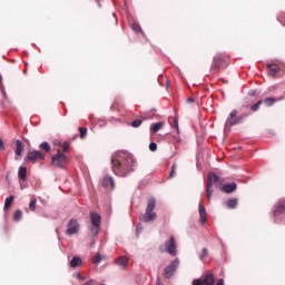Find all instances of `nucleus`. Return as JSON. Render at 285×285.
Returning a JSON list of instances; mask_svg holds the SVG:
<instances>
[{"label": "nucleus", "instance_id": "45", "mask_svg": "<svg viewBox=\"0 0 285 285\" xmlns=\"http://www.w3.org/2000/svg\"><path fill=\"white\" fill-rule=\"evenodd\" d=\"M1 81H2V77H1V75H0V83H1Z\"/></svg>", "mask_w": 285, "mask_h": 285}, {"label": "nucleus", "instance_id": "41", "mask_svg": "<svg viewBox=\"0 0 285 285\" xmlns=\"http://www.w3.org/2000/svg\"><path fill=\"white\" fill-rule=\"evenodd\" d=\"M216 285H224V279L223 278L218 279Z\"/></svg>", "mask_w": 285, "mask_h": 285}, {"label": "nucleus", "instance_id": "9", "mask_svg": "<svg viewBox=\"0 0 285 285\" xmlns=\"http://www.w3.org/2000/svg\"><path fill=\"white\" fill-rule=\"evenodd\" d=\"M177 268H179V259L176 258L174 262H171L168 266L164 269V277L166 279H170L173 275L177 272Z\"/></svg>", "mask_w": 285, "mask_h": 285}, {"label": "nucleus", "instance_id": "24", "mask_svg": "<svg viewBox=\"0 0 285 285\" xmlns=\"http://www.w3.org/2000/svg\"><path fill=\"white\" fill-rule=\"evenodd\" d=\"M12 202H14V196H9L4 200V210H9L10 206H12Z\"/></svg>", "mask_w": 285, "mask_h": 285}, {"label": "nucleus", "instance_id": "14", "mask_svg": "<svg viewBox=\"0 0 285 285\" xmlns=\"http://www.w3.org/2000/svg\"><path fill=\"white\" fill-rule=\"evenodd\" d=\"M198 208H199V222H200L202 226H204L206 224L208 213H206V207H204V205H202V204H199Z\"/></svg>", "mask_w": 285, "mask_h": 285}, {"label": "nucleus", "instance_id": "40", "mask_svg": "<svg viewBox=\"0 0 285 285\" xmlns=\"http://www.w3.org/2000/svg\"><path fill=\"white\" fill-rule=\"evenodd\" d=\"M156 285H164V283H161V279L159 277L156 281Z\"/></svg>", "mask_w": 285, "mask_h": 285}, {"label": "nucleus", "instance_id": "22", "mask_svg": "<svg viewBox=\"0 0 285 285\" xmlns=\"http://www.w3.org/2000/svg\"><path fill=\"white\" fill-rule=\"evenodd\" d=\"M81 264H82V261H81V257L79 256H75L70 262L71 268H77L78 266H81Z\"/></svg>", "mask_w": 285, "mask_h": 285}, {"label": "nucleus", "instance_id": "32", "mask_svg": "<svg viewBox=\"0 0 285 285\" xmlns=\"http://www.w3.org/2000/svg\"><path fill=\"white\" fill-rule=\"evenodd\" d=\"M141 124H144V121L141 119H136L130 124V126H132V128H139V126H141Z\"/></svg>", "mask_w": 285, "mask_h": 285}, {"label": "nucleus", "instance_id": "21", "mask_svg": "<svg viewBox=\"0 0 285 285\" xmlns=\"http://www.w3.org/2000/svg\"><path fill=\"white\" fill-rule=\"evenodd\" d=\"M22 153H23V142H21V140H17L16 141V155L18 157H21Z\"/></svg>", "mask_w": 285, "mask_h": 285}, {"label": "nucleus", "instance_id": "3", "mask_svg": "<svg viewBox=\"0 0 285 285\" xmlns=\"http://www.w3.org/2000/svg\"><path fill=\"white\" fill-rule=\"evenodd\" d=\"M216 184V188L218 186H222V178L217 176L215 173H209L207 177V184H206V197L208 202H210V198L213 197V185Z\"/></svg>", "mask_w": 285, "mask_h": 285}, {"label": "nucleus", "instance_id": "23", "mask_svg": "<svg viewBox=\"0 0 285 285\" xmlns=\"http://www.w3.org/2000/svg\"><path fill=\"white\" fill-rule=\"evenodd\" d=\"M27 175H28V169L26 167H20L18 171L19 179H21L22 181H26Z\"/></svg>", "mask_w": 285, "mask_h": 285}, {"label": "nucleus", "instance_id": "10", "mask_svg": "<svg viewBox=\"0 0 285 285\" xmlns=\"http://www.w3.org/2000/svg\"><path fill=\"white\" fill-rule=\"evenodd\" d=\"M165 252L169 253L173 257L177 255V240L170 236L169 240L165 242Z\"/></svg>", "mask_w": 285, "mask_h": 285}, {"label": "nucleus", "instance_id": "29", "mask_svg": "<svg viewBox=\"0 0 285 285\" xmlns=\"http://www.w3.org/2000/svg\"><path fill=\"white\" fill-rule=\"evenodd\" d=\"M227 207L229 208H237V198H230L228 202H227Z\"/></svg>", "mask_w": 285, "mask_h": 285}, {"label": "nucleus", "instance_id": "1", "mask_svg": "<svg viewBox=\"0 0 285 285\" xmlns=\"http://www.w3.org/2000/svg\"><path fill=\"white\" fill-rule=\"evenodd\" d=\"M137 161L128 151H118L111 158L112 173L117 177H128L130 173H135Z\"/></svg>", "mask_w": 285, "mask_h": 285}, {"label": "nucleus", "instance_id": "19", "mask_svg": "<svg viewBox=\"0 0 285 285\" xmlns=\"http://www.w3.org/2000/svg\"><path fill=\"white\" fill-rule=\"evenodd\" d=\"M285 213V200L278 202L274 209V216L277 217Z\"/></svg>", "mask_w": 285, "mask_h": 285}, {"label": "nucleus", "instance_id": "35", "mask_svg": "<svg viewBox=\"0 0 285 285\" xmlns=\"http://www.w3.org/2000/svg\"><path fill=\"white\" fill-rule=\"evenodd\" d=\"M131 28L137 33L141 32V26H139V23H132Z\"/></svg>", "mask_w": 285, "mask_h": 285}, {"label": "nucleus", "instance_id": "37", "mask_svg": "<svg viewBox=\"0 0 285 285\" xmlns=\"http://www.w3.org/2000/svg\"><path fill=\"white\" fill-rule=\"evenodd\" d=\"M69 148H70V144L63 142V145H62V151H63V153H68Z\"/></svg>", "mask_w": 285, "mask_h": 285}, {"label": "nucleus", "instance_id": "16", "mask_svg": "<svg viewBox=\"0 0 285 285\" xmlns=\"http://www.w3.org/2000/svg\"><path fill=\"white\" fill-rule=\"evenodd\" d=\"M128 262H129V259L126 256H119L116 259L117 266H119V268H121L122 271H126V268H128Z\"/></svg>", "mask_w": 285, "mask_h": 285}, {"label": "nucleus", "instance_id": "2", "mask_svg": "<svg viewBox=\"0 0 285 285\" xmlns=\"http://www.w3.org/2000/svg\"><path fill=\"white\" fill-rule=\"evenodd\" d=\"M157 206V200L155 198H149L147 200V207L145 214L139 216L140 222L148 224V222H155L157 219V213H155V208Z\"/></svg>", "mask_w": 285, "mask_h": 285}, {"label": "nucleus", "instance_id": "28", "mask_svg": "<svg viewBox=\"0 0 285 285\" xmlns=\"http://www.w3.org/2000/svg\"><path fill=\"white\" fill-rule=\"evenodd\" d=\"M79 132H80V139H86V137L88 135V128L79 127Z\"/></svg>", "mask_w": 285, "mask_h": 285}, {"label": "nucleus", "instance_id": "31", "mask_svg": "<svg viewBox=\"0 0 285 285\" xmlns=\"http://www.w3.org/2000/svg\"><path fill=\"white\" fill-rule=\"evenodd\" d=\"M171 126H173L174 128H176V131H177V132H179V119H177V117H174V118H173V124H171Z\"/></svg>", "mask_w": 285, "mask_h": 285}, {"label": "nucleus", "instance_id": "13", "mask_svg": "<svg viewBox=\"0 0 285 285\" xmlns=\"http://www.w3.org/2000/svg\"><path fill=\"white\" fill-rule=\"evenodd\" d=\"M283 99H285V96H281L278 98L267 97V98H265L262 101H263V104H265V106L271 108V106H275L276 101H283Z\"/></svg>", "mask_w": 285, "mask_h": 285}, {"label": "nucleus", "instance_id": "12", "mask_svg": "<svg viewBox=\"0 0 285 285\" xmlns=\"http://www.w3.org/2000/svg\"><path fill=\"white\" fill-rule=\"evenodd\" d=\"M40 159L43 161L46 159V155H43L41 151H29L27 157L24 158V161H37Z\"/></svg>", "mask_w": 285, "mask_h": 285}, {"label": "nucleus", "instance_id": "36", "mask_svg": "<svg viewBox=\"0 0 285 285\" xmlns=\"http://www.w3.org/2000/svg\"><path fill=\"white\" fill-rule=\"evenodd\" d=\"M149 150H151V153H155L157 150V144L156 142H150L149 144Z\"/></svg>", "mask_w": 285, "mask_h": 285}, {"label": "nucleus", "instance_id": "4", "mask_svg": "<svg viewBox=\"0 0 285 285\" xmlns=\"http://www.w3.org/2000/svg\"><path fill=\"white\" fill-rule=\"evenodd\" d=\"M90 220H91V227H90V233L94 237L96 235H99V230H101V215L90 212Z\"/></svg>", "mask_w": 285, "mask_h": 285}, {"label": "nucleus", "instance_id": "26", "mask_svg": "<svg viewBox=\"0 0 285 285\" xmlns=\"http://www.w3.org/2000/svg\"><path fill=\"white\" fill-rule=\"evenodd\" d=\"M21 217H23V212H21V209L16 210L13 214V220L21 222Z\"/></svg>", "mask_w": 285, "mask_h": 285}, {"label": "nucleus", "instance_id": "43", "mask_svg": "<svg viewBox=\"0 0 285 285\" xmlns=\"http://www.w3.org/2000/svg\"><path fill=\"white\" fill-rule=\"evenodd\" d=\"M235 119H237V117H232V121H235Z\"/></svg>", "mask_w": 285, "mask_h": 285}, {"label": "nucleus", "instance_id": "25", "mask_svg": "<svg viewBox=\"0 0 285 285\" xmlns=\"http://www.w3.org/2000/svg\"><path fill=\"white\" fill-rule=\"evenodd\" d=\"M39 148L42 153H50V144H48V141L40 144Z\"/></svg>", "mask_w": 285, "mask_h": 285}, {"label": "nucleus", "instance_id": "15", "mask_svg": "<svg viewBox=\"0 0 285 285\" xmlns=\"http://www.w3.org/2000/svg\"><path fill=\"white\" fill-rule=\"evenodd\" d=\"M266 68H267V72H268V75H271V77H276L277 72H279V65H277V63H268L266 66Z\"/></svg>", "mask_w": 285, "mask_h": 285}, {"label": "nucleus", "instance_id": "38", "mask_svg": "<svg viewBox=\"0 0 285 285\" xmlns=\"http://www.w3.org/2000/svg\"><path fill=\"white\" fill-rule=\"evenodd\" d=\"M175 168H176V165L174 164L171 166L170 177H175Z\"/></svg>", "mask_w": 285, "mask_h": 285}, {"label": "nucleus", "instance_id": "42", "mask_svg": "<svg viewBox=\"0 0 285 285\" xmlns=\"http://www.w3.org/2000/svg\"><path fill=\"white\" fill-rule=\"evenodd\" d=\"M78 279H86L81 274H77Z\"/></svg>", "mask_w": 285, "mask_h": 285}, {"label": "nucleus", "instance_id": "34", "mask_svg": "<svg viewBox=\"0 0 285 285\" xmlns=\"http://www.w3.org/2000/svg\"><path fill=\"white\" fill-rule=\"evenodd\" d=\"M91 262L92 264H99V262H101V254H97L96 256H94Z\"/></svg>", "mask_w": 285, "mask_h": 285}, {"label": "nucleus", "instance_id": "11", "mask_svg": "<svg viewBox=\"0 0 285 285\" xmlns=\"http://www.w3.org/2000/svg\"><path fill=\"white\" fill-rule=\"evenodd\" d=\"M79 223L77 222V219L71 218L67 225V230H66V235H68L69 237L71 235H77V233H79Z\"/></svg>", "mask_w": 285, "mask_h": 285}, {"label": "nucleus", "instance_id": "30", "mask_svg": "<svg viewBox=\"0 0 285 285\" xmlns=\"http://www.w3.org/2000/svg\"><path fill=\"white\" fill-rule=\"evenodd\" d=\"M29 209L32 210V213H35L37 210V199H32L29 203Z\"/></svg>", "mask_w": 285, "mask_h": 285}, {"label": "nucleus", "instance_id": "20", "mask_svg": "<svg viewBox=\"0 0 285 285\" xmlns=\"http://www.w3.org/2000/svg\"><path fill=\"white\" fill-rule=\"evenodd\" d=\"M164 126H166V122H164V121L156 122V124L151 125L150 130L155 135V132H159V130H161V128H164Z\"/></svg>", "mask_w": 285, "mask_h": 285}, {"label": "nucleus", "instance_id": "6", "mask_svg": "<svg viewBox=\"0 0 285 285\" xmlns=\"http://www.w3.org/2000/svg\"><path fill=\"white\" fill-rule=\"evenodd\" d=\"M229 61H230V59L228 57H226L225 55H218V56L214 57L213 63L210 67L212 72H217V70H219V68H224L225 66H228Z\"/></svg>", "mask_w": 285, "mask_h": 285}, {"label": "nucleus", "instance_id": "44", "mask_svg": "<svg viewBox=\"0 0 285 285\" xmlns=\"http://www.w3.org/2000/svg\"><path fill=\"white\" fill-rule=\"evenodd\" d=\"M159 249H160V253H164V249H163V247H161V246L159 247Z\"/></svg>", "mask_w": 285, "mask_h": 285}, {"label": "nucleus", "instance_id": "5", "mask_svg": "<svg viewBox=\"0 0 285 285\" xmlns=\"http://www.w3.org/2000/svg\"><path fill=\"white\" fill-rule=\"evenodd\" d=\"M238 115V111L237 109H234L229 116L227 117V120H226V128H230V126H237L238 124H242L244 121V119H246V117H248V115L244 114L239 117H237Z\"/></svg>", "mask_w": 285, "mask_h": 285}, {"label": "nucleus", "instance_id": "7", "mask_svg": "<svg viewBox=\"0 0 285 285\" xmlns=\"http://www.w3.org/2000/svg\"><path fill=\"white\" fill-rule=\"evenodd\" d=\"M51 161L52 166H57V168H66L68 157L61 150H58L57 155L52 156Z\"/></svg>", "mask_w": 285, "mask_h": 285}, {"label": "nucleus", "instance_id": "27", "mask_svg": "<svg viewBox=\"0 0 285 285\" xmlns=\"http://www.w3.org/2000/svg\"><path fill=\"white\" fill-rule=\"evenodd\" d=\"M262 104H264V101L258 100L256 104L252 105V106H250L252 112H257V110H259Z\"/></svg>", "mask_w": 285, "mask_h": 285}, {"label": "nucleus", "instance_id": "18", "mask_svg": "<svg viewBox=\"0 0 285 285\" xmlns=\"http://www.w3.org/2000/svg\"><path fill=\"white\" fill-rule=\"evenodd\" d=\"M102 186H104V188H111V190H112V189H115V180L110 176H105L102 178Z\"/></svg>", "mask_w": 285, "mask_h": 285}, {"label": "nucleus", "instance_id": "8", "mask_svg": "<svg viewBox=\"0 0 285 285\" xmlns=\"http://www.w3.org/2000/svg\"><path fill=\"white\" fill-rule=\"evenodd\" d=\"M193 285H215V275L208 272L203 278L194 279Z\"/></svg>", "mask_w": 285, "mask_h": 285}, {"label": "nucleus", "instance_id": "33", "mask_svg": "<svg viewBox=\"0 0 285 285\" xmlns=\"http://www.w3.org/2000/svg\"><path fill=\"white\" fill-rule=\"evenodd\" d=\"M205 257H208V249L207 248H203V250L199 255V259H202L204 262Z\"/></svg>", "mask_w": 285, "mask_h": 285}, {"label": "nucleus", "instance_id": "17", "mask_svg": "<svg viewBox=\"0 0 285 285\" xmlns=\"http://www.w3.org/2000/svg\"><path fill=\"white\" fill-rule=\"evenodd\" d=\"M220 190L223 193H227V194H230V193H235L237 190V184L235 183H232V184H225L220 187Z\"/></svg>", "mask_w": 285, "mask_h": 285}, {"label": "nucleus", "instance_id": "39", "mask_svg": "<svg viewBox=\"0 0 285 285\" xmlns=\"http://www.w3.org/2000/svg\"><path fill=\"white\" fill-rule=\"evenodd\" d=\"M187 104H195V98L193 97L187 98Z\"/></svg>", "mask_w": 285, "mask_h": 285}]
</instances>
